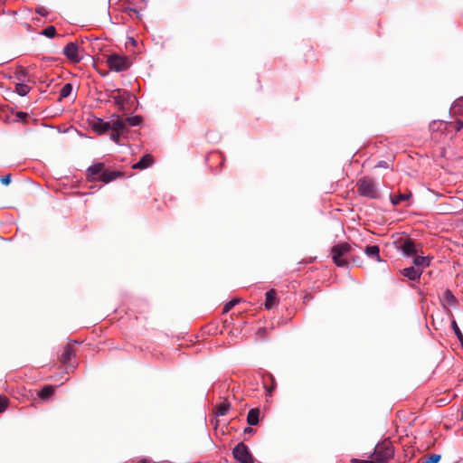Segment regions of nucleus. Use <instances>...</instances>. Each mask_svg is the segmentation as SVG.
Here are the masks:
<instances>
[{"mask_svg":"<svg viewBox=\"0 0 463 463\" xmlns=\"http://www.w3.org/2000/svg\"><path fill=\"white\" fill-rule=\"evenodd\" d=\"M399 249L406 257L412 256L417 252V249L414 242L410 239L404 240L399 246Z\"/></svg>","mask_w":463,"mask_h":463,"instance_id":"nucleus-8","label":"nucleus"},{"mask_svg":"<svg viewBox=\"0 0 463 463\" xmlns=\"http://www.w3.org/2000/svg\"><path fill=\"white\" fill-rule=\"evenodd\" d=\"M19 115H21V118H24V117H25V116H26V113H23V112H21V113H19Z\"/></svg>","mask_w":463,"mask_h":463,"instance_id":"nucleus-40","label":"nucleus"},{"mask_svg":"<svg viewBox=\"0 0 463 463\" xmlns=\"http://www.w3.org/2000/svg\"><path fill=\"white\" fill-rule=\"evenodd\" d=\"M402 273L404 277L408 278L410 280L415 281V280L420 279V278L422 274V270L416 269L414 267H409V268H405Z\"/></svg>","mask_w":463,"mask_h":463,"instance_id":"nucleus-11","label":"nucleus"},{"mask_svg":"<svg viewBox=\"0 0 463 463\" xmlns=\"http://www.w3.org/2000/svg\"><path fill=\"white\" fill-rule=\"evenodd\" d=\"M91 128L96 133L99 135L104 134L109 130V121H104L101 118H95L91 122Z\"/></svg>","mask_w":463,"mask_h":463,"instance_id":"nucleus-9","label":"nucleus"},{"mask_svg":"<svg viewBox=\"0 0 463 463\" xmlns=\"http://www.w3.org/2000/svg\"><path fill=\"white\" fill-rule=\"evenodd\" d=\"M103 170H104V165L102 163H97V164L90 165L88 168V175L92 179H97V177H95V176L96 175L99 176L100 174L103 172Z\"/></svg>","mask_w":463,"mask_h":463,"instance_id":"nucleus-14","label":"nucleus"},{"mask_svg":"<svg viewBox=\"0 0 463 463\" xmlns=\"http://www.w3.org/2000/svg\"><path fill=\"white\" fill-rule=\"evenodd\" d=\"M1 182L5 185H8L11 183V175H6L1 177Z\"/></svg>","mask_w":463,"mask_h":463,"instance_id":"nucleus-33","label":"nucleus"},{"mask_svg":"<svg viewBox=\"0 0 463 463\" xmlns=\"http://www.w3.org/2000/svg\"><path fill=\"white\" fill-rule=\"evenodd\" d=\"M353 463H372V462L368 461V460H354Z\"/></svg>","mask_w":463,"mask_h":463,"instance_id":"nucleus-36","label":"nucleus"},{"mask_svg":"<svg viewBox=\"0 0 463 463\" xmlns=\"http://www.w3.org/2000/svg\"><path fill=\"white\" fill-rule=\"evenodd\" d=\"M74 354L73 347L71 345H66L61 355V363L68 364Z\"/></svg>","mask_w":463,"mask_h":463,"instance_id":"nucleus-13","label":"nucleus"},{"mask_svg":"<svg viewBox=\"0 0 463 463\" xmlns=\"http://www.w3.org/2000/svg\"><path fill=\"white\" fill-rule=\"evenodd\" d=\"M443 299H444L445 304L448 306H454L456 303V298L449 290H446L444 292Z\"/></svg>","mask_w":463,"mask_h":463,"instance_id":"nucleus-22","label":"nucleus"},{"mask_svg":"<svg viewBox=\"0 0 463 463\" xmlns=\"http://www.w3.org/2000/svg\"><path fill=\"white\" fill-rule=\"evenodd\" d=\"M121 175V173L118 171H105L100 174L99 176L97 177V180H99L105 184H109L115 179H117L118 176Z\"/></svg>","mask_w":463,"mask_h":463,"instance_id":"nucleus-10","label":"nucleus"},{"mask_svg":"<svg viewBox=\"0 0 463 463\" xmlns=\"http://www.w3.org/2000/svg\"><path fill=\"white\" fill-rule=\"evenodd\" d=\"M36 12H37L38 14H42V15H46V14H47V12L45 11V9H44V8H43V7L38 8V9L36 10Z\"/></svg>","mask_w":463,"mask_h":463,"instance_id":"nucleus-35","label":"nucleus"},{"mask_svg":"<svg viewBox=\"0 0 463 463\" xmlns=\"http://www.w3.org/2000/svg\"><path fill=\"white\" fill-rule=\"evenodd\" d=\"M409 194H399L398 195H390L391 202L393 205H397L403 201H407L410 198Z\"/></svg>","mask_w":463,"mask_h":463,"instance_id":"nucleus-20","label":"nucleus"},{"mask_svg":"<svg viewBox=\"0 0 463 463\" xmlns=\"http://www.w3.org/2000/svg\"><path fill=\"white\" fill-rule=\"evenodd\" d=\"M113 99H114V102L115 104L119 108V109H123L124 108V105H125V102L127 100V98L124 97V96H121V95H117V96H114L113 97Z\"/></svg>","mask_w":463,"mask_h":463,"instance_id":"nucleus-28","label":"nucleus"},{"mask_svg":"<svg viewBox=\"0 0 463 463\" xmlns=\"http://www.w3.org/2000/svg\"><path fill=\"white\" fill-rule=\"evenodd\" d=\"M238 302H239V299L234 298V299H232L231 301H229L228 303H226L223 307V312L224 313L229 312Z\"/></svg>","mask_w":463,"mask_h":463,"instance_id":"nucleus-30","label":"nucleus"},{"mask_svg":"<svg viewBox=\"0 0 463 463\" xmlns=\"http://www.w3.org/2000/svg\"><path fill=\"white\" fill-rule=\"evenodd\" d=\"M440 459V455L439 454H430L426 457L424 461L420 463H438Z\"/></svg>","mask_w":463,"mask_h":463,"instance_id":"nucleus-27","label":"nucleus"},{"mask_svg":"<svg viewBox=\"0 0 463 463\" xmlns=\"http://www.w3.org/2000/svg\"><path fill=\"white\" fill-rule=\"evenodd\" d=\"M153 164V157L150 155H145L137 163L133 165L134 169H146Z\"/></svg>","mask_w":463,"mask_h":463,"instance_id":"nucleus-12","label":"nucleus"},{"mask_svg":"<svg viewBox=\"0 0 463 463\" xmlns=\"http://www.w3.org/2000/svg\"><path fill=\"white\" fill-rule=\"evenodd\" d=\"M107 63L110 70L117 72L126 71L130 67L128 58L118 54H111L108 56Z\"/></svg>","mask_w":463,"mask_h":463,"instance_id":"nucleus-4","label":"nucleus"},{"mask_svg":"<svg viewBox=\"0 0 463 463\" xmlns=\"http://www.w3.org/2000/svg\"><path fill=\"white\" fill-rule=\"evenodd\" d=\"M65 57L73 63L80 61L81 57L79 52V45L76 43H69L62 51Z\"/></svg>","mask_w":463,"mask_h":463,"instance_id":"nucleus-6","label":"nucleus"},{"mask_svg":"<svg viewBox=\"0 0 463 463\" xmlns=\"http://www.w3.org/2000/svg\"><path fill=\"white\" fill-rule=\"evenodd\" d=\"M276 303H277L276 292L273 289L269 290L266 293V301H265L266 308H268V309L272 308Z\"/></svg>","mask_w":463,"mask_h":463,"instance_id":"nucleus-18","label":"nucleus"},{"mask_svg":"<svg viewBox=\"0 0 463 463\" xmlns=\"http://www.w3.org/2000/svg\"><path fill=\"white\" fill-rule=\"evenodd\" d=\"M430 260L431 258H430L429 256H417L413 260V264L417 267V269H420V268L422 269L430 266Z\"/></svg>","mask_w":463,"mask_h":463,"instance_id":"nucleus-16","label":"nucleus"},{"mask_svg":"<svg viewBox=\"0 0 463 463\" xmlns=\"http://www.w3.org/2000/svg\"><path fill=\"white\" fill-rule=\"evenodd\" d=\"M232 455L239 463H254L251 453L243 442H240L235 446Z\"/></svg>","mask_w":463,"mask_h":463,"instance_id":"nucleus-5","label":"nucleus"},{"mask_svg":"<svg viewBox=\"0 0 463 463\" xmlns=\"http://www.w3.org/2000/svg\"><path fill=\"white\" fill-rule=\"evenodd\" d=\"M44 36L48 37V38H52L55 35L56 33V29L54 26L51 25V26H48L46 27L43 33H42Z\"/></svg>","mask_w":463,"mask_h":463,"instance_id":"nucleus-29","label":"nucleus"},{"mask_svg":"<svg viewBox=\"0 0 463 463\" xmlns=\"http://www.w3.org/2000/svg\"><path fill=\"white\" fill-rule=\"evenodd\" d=\"M260 410L257 408L250 409L247 415V422L250 426H255L259 423Z\"/></svg>","mask_w":463,"mask_h":463,"instance_id":"nucleus-15","label":"nucleus"},{"mask_svg":"<svg viewBox=\"0 0 463 463\" xmlns=\"http://www.w3.org/2000/svg\"><path fill=\"white\" fill-rule=\"evenodd\" d=\"M72 91V85L71 83H66L60 91V98L64 99L71 95Z\"/></svg>","mask_w":463,"mask_h":463,"instance_id":"nucleus-24","label":"nucleus"},{"mask_svg":"<svg viewBox=\"0 0 463 463\" xmlns=\"http://www.w3.org/2000/svg\"><path fill=\"white\" fill-rule=\"evenodd\" d=\"M350 251H351V245L346 242H343V243L335 245L331 250V254H332L334 262L338 267L345 266L348 263V257H349Z\"/></svg>","mask_w":463,"mask_h":463,"instance_id":"nucleus-1","label":"nucleus"},{"mask_svg":"<svg viewBox=\"0 0 463 463\" xmlns=\"http://www.w3.org/2000/svg\"><path fill=\"white\" fill-rule=\"evenodd\" d=\"M388 164L387 162L385 161H380L377 165H376V167H380V168H388Z\"/></svg>","mask_w":463,"mask_h":463,"instance_id":"nucleus-34","label":"nucleus"},{"mask_svg":"<svg viewBox=\"0 0 463 463\" xmlns=\"http://www.w3.org/2000/svg\"><path fill=\"white\" fill-rule=\"evenodd\" d=\"M109 130L125 133L127 130L126 121L118 115H113L109 119Z\"/></svg>","mask_w":463,"mask_h":463,"instance_id":"nucleus-7","label":"nucleus"},{"mask_svg":"<svg viewBox=\"0 0 463 463\" xmlns=\"http://www.w3.org/2000/svg\"><path fill=\"white\" fill-rule=\"evenodd\" d=\"M463 128V122H458L457 130H460Z\"/></svg>","mask_w":463,"mask_h":463,"instance_id":"nucleus-37","label":"nucleus"},{"mask_svg":"<svg viewBox=\"0 0 463 463\" xmlns=\"http://www.w3.org/2000/svg\"><path fill=\"white\" fill-rule=\"evenodd\" d=\"M252 431H253V430H252L251 428H250V427L246 428V429H245V430H244V432H246V433H247V432H248V433H250V432H252Z\"/></svg>","mask_w":463,"mask_h":463,"instance_id":"nucleus-38","label":"nucleus"},{"mask_svg":"<svg viewBox=\"0 0 463 463\" xmlns=\"http://www.w3.org/2000/svg\"><path fill=\"white\" fill-rule=\"evenodd\" d=\"M19 115H21V118H24V117H25V116H26V113H23V112H21V113H19Z\"/></svg>","mask_w":463,"mask_h":463,"instance_id":"nucleus-41","label":"nucleus"},{"mask_svg":"<svg viewBox=\"0 0 463 463\" xmlns=\"http://www.w3.org/2000/svg\"><path fill=\"white\" fill-rule=\"evenodd\" d=\"M364 252L368 257L374 258L377 261H382L379 254L380 250L377 245L367 246Z\"/></svg>","mask_w":463,"mask_h":463,"instance_id":"nucleus-17","label":"nucleus"},{"mask_svg":"<svg viewBox=\"0 0 463 463\" xmlns=\"http://www.w3.org/2000/svg\"><path fill=\"white\" fill-rule=\"evenodd\" d=\"M230 407V403L226 401H223L215 407V414L217 416H224L228 413Z\"/></svg>","mask_w":463,"mask_h":463,"instance_id":"nucleus-19","label":"nucleus"},{"mask_svg":"<svg viewBox=\"0 0 463 463\" xmlns=\"http://www.w3.org/2000/svg\"><path fill=\"white\" fill-rule=\"evenodd\" d=\"M8 404V400L5 397H0V413L3 412Z\"/></svg>","mask_w":463,"mask_h":463,"instance_id":"nucleus-31","label":"nucleus"},{"mask_svg":"<svg viewBox=\"0 0 463 463\" xmlns=\"http://www.w3.org/2000/svg\"><path fill=\"white\" fill-rule=\"evenodd\" d=\"M126 126L127 125H129V126H133V127H136V126H138L141 124L142 122V118L140 116H132V117H128L126 119Z\"/></svg>","mask_w":463,"mask_h":463,"instance_id":"nucleus-23","label":"nucleus"},{"mask_svg":"<svg viewBox=\"0 0 463 463\" xmlns=\"http://www.w3.org/2000/svg\"><path fill=\"white\" fill-rule=\"evenodd\" d=\"M129 12H130V13H131V12H133V13H135V14H138V12H137L136 9H133V8H130V9H129Z\"/></svg>","mask_w":463,"mask_h":463,"instance_id":"nucleus-39","label":"nucleus"},{"mask_svg":"<svg viewBox=\"0 0 463 463\" xmlns=\"http://www.w3.org/2000/svg\"><path fill=\"white\" fill-rule=\"evenodd\" d=\"M31 88L25 83H17L15 85V92L24 97L30 92Z\"/></svg>","mask_w":463,"mask_h":463,"instance_id":"nucleus-21","label":"nucleus"},{"mask_svg":"<svg viewBox=\"0 0 463 463\" xmlns=\"http://www.w3.org/2000/svg\"><path fill=\"white\" fill-rule=\"evenodd\" d=\"M358 192L362 196L377 198L378 191L374 182L370 178H363L357 183Z\"/></svg>","mask_w":463,"mask_h":463,"instance_id":"nucleus-3","label":"nucleus"},{"mask_svg":"<svg viewBox=\"0 0 463 463\" xmlns=\"http://www.w3.org/2000/svg\"><path fill=\"white\" fill-rule=\"evenodd\" d=\"M394 451L392 443L389 440H384L378 443L374 449L373 458L376 462H386L393 457Z\"/></svg>","mask_w":463,"mask_h":463,"instance_id":"nucleus-2","label":"nucleus"},{"mask_svg":"<svg viewBox=\"0 0 463 463\" xmlns=\"http://www.w3.org/2000/svg\"><path fill=\"white\" fill-rule=\"evenodd\" d=\"M451 326L460 344L463 345V334L460 331L457 322L453 320L451 323Z\"/></svg>","mask_w":463,"mask_h":463,"instance_id":"nucleus-26","label":"nucleus"},{"mask_svg":"<svg viewBox=\"0 0 463 463\" xmlns=\"http://www.w3.org/2000/svg\"><path fill=\"white\" fill-rule=\"evenodd\" d=\"M124 133H120V132H117V131H112L111 135H110V139L112 141H114L115 143H118L119 142V137L121 135H123Z\"/></svg>","mask_w":463,"mask_h":463,"instance_id":"nucleus-32","label":"nucleus"},{"mask_svg":"<svg viewBox=\"0 0 463 463\" xmlns=\"http://www.w3.org/2000/svg\"><path fill=\"white\" fill-rule=\"evenodd\" d=\"M271 391H272L271 389H268V390H267V392H268L269 395H270V394H271Z\"/></svg>","mask_w":463,"mask_h":463,"instance_id":"nucleus-42","label":"nucleus"},{"mask_svg":"<svg viewBox=\"0 0 463 463\" xmlns=\"http://www.w3.org/2000/svg\"><path fill=\"white\" fill-rule=\"evenodd\" d=\"M53 392H54V390H53V388H52V387H51V386H45V387H43V388L41 390V392H40V394H39V395H40V397H41L42 399H47V398H49L51 395H52Z\"/></svg>","mask_w":463,"mask_h":463,"instance_id":"nucleus-25","label":"nucleus"}]
</instances>
